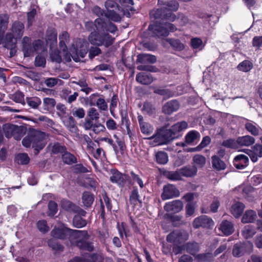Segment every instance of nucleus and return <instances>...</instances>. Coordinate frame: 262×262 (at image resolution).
I'll return each instance as SVG.
<instances>
[{
    "label": "nucleus",
    "mask_w": 262,
    "mask_h": 262,
    "mask_svg": "<svg viewBox=\"0 0 262 262\" xmlns=\"http://www.w3.org/2000/svg\"><path fill=\"white\" fill-rule=\"evenodd\" d=\"M165 6L152 10L150 15L156 20L149 25L148 31L150 36L153 37H166L169 32H174L177 30L176 26L169 21H173L176 19V15L173 11H177L179 7V4L176 0L167 2Z\"/></svg>",
    "instance_id": "nucleus-1"
},
{
    "label": "nucleus",
    "mask_w": 262,
    "mask_h": 262,
    "mask_svg": "<svg viewBox=\"0 0 262 262\" xmlns=\"http://www.w3.org/2000/svg\"><path fill=\"white\" fill-rule=\"evenodd\" d=\"M166 241L170 244L162 243V251L166 255L180 253V229L173 230L166 236Z\"/></svg>",
    "instance_id": "nucleus-2"
},
{
    "label": "nucleus",
    "mask_w": 262,
    "mask_h": 262,
    "mask_svg": "<svg viewBox=\"0 0 262 262\" xmlns=\"http://www.w3.org/2000/svg\"><path fill=\"white\" fill-rule=\"evenodd\" d=\"M164 210L168 212L164 217L168 222L172 224L173 227L180 226V216L176 214L180 211V200H176L166 203L164 206Z\"/></svg>",
    "instance_id": "nucleus-3"
},
{
    "label": "nucleus",
    "mask_w": 262,
    "mask_h": 262,
    "mask_svg": "<svg viewBox=\"0 0 262 262\" xmlns=\"http://www.w3.org/2000/svg\"><path fill=\"white\" fill-rule=\"evenodd\" d=\"M90 235L86 230H78L74 238L75 239L71 242L72 244L81 251L92 252L94 249L93 243L88 241Z\"/></svg>",
    "instance_id": "nucleus-4"
},
{
    "label": "nucleus",
    "mask_w": 262,
    "mask_h": 262,
    "mask_svg": "<svg viewBox=\"0 0 262 262\" xmlns=\"http://www.w3.org/2000/svg\"><path fill=\"white\" fill-rule=\"evenodd\" d=\"M171 131L167 130L165 127L158 129L155 134L150 137L146 138L150 140V144L153 146L167 144L172 141Z\"/></svg>",
    "instance_id": "nucleus-5"
},
{
    "label": "nucleus",
    "mask_w": 262,
    "mask_h": 262,
    "mask_svg": "<svg viewBox=\"0 0 262 262\" xmlns=\"http://www.w3.org/2000/svg\"><path fill=\"white\" fill-rule=\"evenodd\" d=\"M89 27L94 29L96 28L98 32L104 33L110 32L114 34L117 31V27L114 24L111 22L107 23L100 18L96 19L94 23L92 21L87 23L86 28L89 29Z\"/></svg>",
    "instance_id": "nucleus-6"
},
{
    "label": "nucleus",
    "mask_w": 262,
    "mask_h": 262,
    "mask_svg": "<svg viewBox=\"0 0 262 262\" xmlns=\"http://www.w3.org/2000/svg\"><path fill=\"white\" fill-rule=\"evenodd\" d=\"M78 230L72 229L68 227H55L51 231V235L56 239H67L70 238L72 242Z\"/></svg>",
    "instance_id": "nucleus-7"
},
{
    "label": "nucleus",
    "mask_w": 262,
    "mask_h": 262,
    "mask_svg": "<svg viewBox=\"0 0 262 262\" xmlns=\"http://www.w3.org/2000/svg\"><path fill=\"white\" fill-rule=\"evenodd\" d=\"M30 134L32 139V147L34 148L35 154H38L45 146L44 143L45 134L43 132L39 130H34L31 132Z\"/></svg>",
    "instance_id": "nucleus-8"
},
{
    "label": "nucleus",
    "mask_w": 262,
    "mask_h": 262,
    "mask_svg": "<svg viewBox=\"0 0 262 262\" xmlns=\"http://www.w3.org/2000/svg\"><path fill=\"white\" fill-rule=\"evenodd\" d=\"M188 237L189 234L187 232L181 230V241L188 239ZM199 250V244L195 242H188L184 245L181 244V253L183 251H185L194 256Z\"/></svg>",
    "instance_id": "nucleus-9"
},
{
    "label": "nucleus",
    "mask_w": 262,
    "mask_h": 262,
    "mask_svg": "<svg viewBox=\"0 0 262 262\" xmlns=\"http://www.w3.org/2000/svg\"><path fill=\"white\" fill-rule=\"evenodd\" d=\"M253 244L250 241L239 243L235 244L233 248V255L239 257L245 253H250L253 250Z\"/></svg>",
    "instance_id": "nucleus-10"
},
{
    "label": "nucleus",
    "mask_w": 262,
    "mask_h": 262,
    "mask_svg": "<svg viewBox=\"0 0 262 262\" xmlns=\"http://www.w3.org/2000/svg\"><path fill=\"white\" fill-rule=\"evenodd\" d=\"M110 173V181L112 183L117 184L119 188H123L125 186L129 177L127 174L121 172L116 168L111 169Z\"/></svg>",
    "instance_id": "nucleus-11"
},
{
    "label": "nucleus",
    "mask_w": 262,
    "mask_h": 262,
    "mask_svg": "<svg viewBox=\"0 0 262 262\" xmlns=\"http://www.w3.org/2000/svg\"><path fill=\"white\" fill-rule=\"evenodd\" d=\"M179 194L180 191L174 185L167 184L163 186L161 198L165 201L178 196Z\"/></svg>",
    "instance_id": "nucleus-12"
},
{
    "label": "nucleus",
    "mask_w": 262,
    "mask_h": 262,
    "mask_svg": "<svg viewBox=\"0 0 262 262\" xmlns=\"http://www.w3.org/2000/svg\"><path fill=\"white\" fill-rule=\"evenodd\" d=\"M192 225L195 229H198L201 227L209 228L213 225V221L207 215H202L194 219Z\"/></svg>",
    "instance_id": "nucleus-13"
},
{
    "label": "nucleus",
    "mask_w": 262,
    "mask_h": 262,
    "mask_svg": "<svg viewBox=\"0 0 262 262\" xmlns=\"http://www.w3.org/2000/svg\"><path fill=\"white\" fill-rule=\"evenodd\" d=\"M102 199H100L99 201L100 203V216L103 220L105 219V206L104 203H105L106 209L108 211H111L112 209V204L111 199L108 197L107 192L104 191L102 193Z\"/></svg>",
    "instance_id": "nucleus-14"
},
{
    "label": "nucleus",
    "mask_w": 262,
    "mask_h": 262,
    "mask_svg": "<svg viewBox=\"0 0 262 262\" xmlns=\"http://www.w3.org/2000/svg\"><path fill=\"white\" fill-rule=\"evenodd\" d=\"M61 206L63 209L70 213H77L82 216H85L86 212L69 200H63L61 202Z\"/></svg>",
    "instance_id": "nucleus-15"
},
{
    "label": "nucleus",
    "mask_w": 262,
    "mask_h": 262,
    "mask_svg": "<svg viewBox=\"0 0 262 262\" xmlns=\"http://www.w3.org/2000/svg\"><path fill=\"white\" fill-rule=\"evenodd\" d=\"M86 29L89 31H92L93 29L91 27H89V29L87 28ZM103 32H98L96 28H94V31L92 32L89 36V40L92 44L101 46L103 45Z\"/></svg>",
    "instance_id": "nucleus-16"
},
{
    "label": "nucleus",
    "mask_w": 262,
    "mask_h": 262,
    "mask_svg": "<svg viewBox=\"0 0 262 262\" xmlns=\"http://www.w3.org/2000/svg\"><path fill=\"white\" fill-rule=\"evenodd\" d=\"M252 149V150L247 149L246 153L253 162H256L257 161L258 157H262V145L256 144Z\"/></svg>",
    "instance_id": "nucleus-17"
},
{
    "label": "nucleus",
    "mask_w": 262,
    "mask_h": 262,
    "mask_svg": "<svg viewBox=\"0 0 262 262\" xmlns=\"http://www.w3.org/2000/svg\"><path fill=\"white\" fill-rule=\"evenodd\" d=\"M248 157L243 154L236 156L233 161L234 166L238 169H244L248 166Z\"/></svg>",
    "instance_id": "nucleus-18"
},
{
    "label": "nucleus",
    "mask_w": 262,
    "mask_h": 262,
    "mask_svg": "<svg viewBox=\"0 0 262 262\" xmlns=\"http://www.w3.org/2000/svg\"><path fill=\"white\" fill-rule=\"evenodd\" d=\"M30 40V38L27 36H25L23 39L22 51L25 57H30L35 53Z\"/></svg>",
    "instance_id": "nucleus-19"
},
{
    "label": "nucleus",
    "mask_w": 262,
    "mask_h": 262,
    "mask_svg": "<svg viewBox=\"0 0 262 262\" xmlns=\"http://www.w3.org/2000/svg\"><path fill=\"white\" fill-rule=\"evenodd\" d=\"M180 104L178 100H172L166 102L162 107L163 112L170 115L179 108Z\"/></svg>",
    "instance_id": "nucleus-20"
},
{
    "label": "nucleus",
    "mask_w": 262,
    "mask_h": 262,
    "mask_svg": "<svg viewBox=\"0 0 262 262\" xmlns=\"http://www.w3.org/2000/svg\"><path fill=\"white\" fill-rule=\"evenodd\" d=\"M156 61L157 57L154 55L141 53L137 56V63H155Z\"/></svg>",
    "instance_id": "nucleus-21"
},
{
    "label": "nucleus",
    "mask_w": 262,
    "mask_h": 262,
    "mask_svg": "<svg viewBox=\"0 0 262 262\" xmlns=\"http://www.w3.org/2000/svg\"><path fill=\"white\" fill-rule=\"evenodd\" d=\"M136 80L138 82L145 85L149 84L154 81L153 77L150 74L144 72L138 73L136 75Z\"/></svg>",
    "instance_id": "nucleus-22"
},
{
    "label": "nucleus",
    "mask_w": 262,
    "mask_h": 262,
    "mask_svg": "<svg viewBox=\"0 0 262 262\" xmlns=\"http://www.w3.org/2000/svg\"><path fill=\"white\" fill-rule=\"evenodd\" d=\"M219 229L225 235H229L234 231L233 224L227 220H224L220 224Z\"/></svg>",
    "instance_id": "nucleus-23"
},
{
    "label": "nucleus",
    "mask_w": 262,
    "mask_h": 262,
    "mask_svg": "<svg viewBox=\"0 0 262 262\" xmlns=\"http://www.w3.org/2000/svg\"><path fill=\"white\" fill-rule=\"evenodd\" d=\"M245 207V205L243 203L236 202L231 206V213L235 217L238 218L243 213Z\"/></svg>",
    "instance_id": "nucleus-24"
},
{
    "label": "nucleus",
    "mask_w": 262,
    "mask_h": 262,
    "mask_svg": "<svg viewBox=\"0 0 262 262\" xmlns=\"http://www.w3.org/2000/svg\"><path fill=\"white\" fill-rule=\"evenodd\" d=\"M20 129L18 126L11 124H6L4 125V131L5 137L10 138L15 135L16 133H18Z\"/></svg>",
    "instance_id": "nucleus-25"
},
{
    "label": "nucleus",
    "mask_w": 262,
    "mask_h": 262,
    "mask_svg": "<svg viewBox=\"0 0 262 262\" xmlns=\"http://www.w3.org/2000/svg\"><path fill=\"white\" fill-rule=\"evenodd\" d=\"M159 171L162 176L170 180L174 181L180 180V173H179L178 171H168L164 168L160 169Z\"/></svg>",
    "instance_id": "nucleus-26"
},
{
    "label": "nucleus",
    "mask_w": 262,
    "mask_h": 262,
    "mask_svg": "<svg viewBox=\"0 0 262 262\" xmlns=\"http://www.w3.org/2000/svg\"><path fill=\"white\" fill-rule=\"evenodd\" d=\"M48 246L55 252H61L64 250V246L61 244L57 239L55 238H50L47 242Z\"/></svg>",
    "instance_id": "nucleus-27"
},
{
    "label": "nucleus",
    "mask_w": 262,
    "mask_h": 262,
    "mask_svg": "<svg viewBox=\"0 0 262 262\" xmlns=\"http://www.w3.org/2000/svg\"><path fill=\"white\" fill-rule=\"evenodd\" d=\"M94 195L90 191H84L82 195V201L84 206L89 208L91 207L94 201Z\"/></svg>",
    "instance_id": "nucleus-28"
},
{
    "label": "nucleus",
    "mask_w": 262,
    "mask_h": 262,
    "mask_svg": "<svg viewBox=\"0 0 262 262\" xmlns=\"http://www.w3.org/2000/svg\"><path fill=\"white\" fill-rule=\"evenodd\" d=\"M197 171V168L194 165H188L181 168V176L192 177L196 174Z\"/></svg>",
    "instance_id": "nucleus-29"
},
{
    "label": "nucleus",
    "mask_w": 262,
    "mask_h": 262,
    "mask_svg": "<svg viewBox=\"0 0 262 262\" xmlns=\"http://www.w3.org/2000/svg\"><path fill=\"white\" fill-rule=\"evenodd\" d=\"M254 142V138L249 135L239 137L236 139L237 144L241 146H249L252 145Z\"/></svg>",
    "instance_id": "nucleus-30"
},
{
    "label": "nucleus",
    "mask_w": 262,
    "mask_h": 262,
    "mask_svg": "<svg viewBox=\"0 0 262 262\" xmlns=\"http://www.w3.org/2000/svg\"><path fill=\"white\" fill-rule=\"evenodd\" d=\"M200 134L196 130L189 132L185 136V141L187 144L192 143L200 139Z\"/></svg>",
    "instance_id": "nucleus-31"
},
{
    "label": "nucleus",
    "mask_w": 262,
    "mask_h": 262,
    "mask_svg": "<svg viewBox=\"0 0 262 262\" xmlns=\"http://www.w3.org/2000/svg\"><path fill=\"white\" fill-rule=\"evenodd\" d=\"M129 201L131 204L137 205L138 203H141L140 200V195L138 187L134 186L129 196Z\"/></svg>",
    "instance_id": "nucleus-32"
},
{
    "label": "nucleus",
    "mask_w": 262,
    "mask_h": 262,
    "mask_svg": "<svg viewBox=\"0 0 262 262\" xmlns=\"http://www.w3.org/2000/svg\"><path fill=\"white\" fill-rule=\"evenodd\" d=\"M256 216V213L254 210H247L242 217V222L243 223H252L255 220Z\"/></svg>",
    "instance_id": "nucleus-33"
},
{
    "label": "nucleus",
    "mask_w": 262,
    "mask_h": 262,
    "mask_svg": "<svg viewBox=\"0 0 262 262\" xmlns=\"http://www.w3.org/2000/svg\"><path fill=\"white\" fill-rule=\"evenodd\" d=\"M211 159L212 166L217 170H224L226 168L225 163L218 156H213Z\"/></svg>",
    "instance_id": "nucleus-34"
},
{
    "label": "nucleus",
    "mask_w": 262,
    "mask_h": 262,
    "mask_svg": "<svg viewBox=\"0 0 262 262\" xmlns=\"http://www.w3.org/2000/svg\"><path fill=\"white\" fill-rule=\"evenodd\" d=\"M26 101L32 108L37 109L41 103V99L38 97H27Z\"/></svg>",
    "instance_id": "nucleus-35"
},
{
    "label": "nucleus",
    "mask_w": 262,
    "mask_h": 262,
    "mask_svg": "<svg viewBox=\"0 0 262 262\" xmlns=\"http://www.w3.org/2000/svg\"><path fill=\"white\" fill-rule=\"evenodd\" d=\"M61 158L64 163L72 165L77 162V158L70 152L66 151L61 155Z\"/></svg>",
    "instance_id": "nucleus-36"
},
{
    "label": "nucleus",
    "mask_w": 262,
    "mask_h": 262,
    "mask_svg": "<svg viewBox=\"0 0 262 262\" xmlns=\"http://www.w3.org/2000/svg\"><path fill=\"white\" fill-rule=\"evenodd\" d=\"M87 224L86 220L81 217V215L79 214L75 215L73 219V225L74 227L77 228H81L85 227Z\"/></svg>",
    "instance_id": "nucleus-37"
},
{
    "label": "nucleus",
    "mask_w": 262,
    "mask_h": 262,
    "mask_svg": "<svg viewBox=\"0 0 262 262\" xmlns=\"http://www.w3.org/2000/svg\"><path fill=\"white\" fill-rule=\"evenodd\" d=\"M155 158L157 163L159 164L164 165L168 161L167 154L163 151H158L155 155Z\"/></svg>",
    "instance_id": "nucleus-38"
},
{
    "label": "nucleus",
    "mask_w": 262,
    "mask_h": 262,
    "mask_svg": "<svg viewBox=\"0 0 262 262\" xmlns=\"http://www.w3.org/2000/svg\"><path fill=\"white\" fill-rule=\"evenodd\" d=\"M24 25L21 22L15 21L13 24L12 27V31L18 37H20L23 35L24 32Z\"/></svg>",
    "instance_id": "nucleus-39"
},
{
    "label": "nucleus",
    "mask_w": 262,
    "mask_h": 262,
    "mask_svg": "<svg viewBox=\"0 0 262 262\" xmlns=\"http://www.w3.org/2000/svg\"><path fill=\"white\" fill-rule=\"evenodd\" d=\"M255 233V228L252 225L245 226L242 231L243 236L247 239L252 237Z\"/></svg>",
    "instance_id": "nucleus-40"
},
{
    "label": "nucleus",
    "mask_w": 262,
    "mask_h": 262,
    "mask_svg": "<svg viewBox=\"0 0 262 262\" xmlns=\"http://www.w3.org/2000/svg\"><path fill=\"white\" fill-rule=\"evenodd\" d=\"M84 258V262H103V257L99 254L94 253L89 254Z\"/></svg>",
    "instance_id": "nucleus-41"
},
{
    "label": "nucleus",
    "mask_w": 262,
    "mask_h": 262,
    "mask_svg": "<svg viewBox=\"0 0 262 262\" xmlns=\"http://www.w3.org/2000/svg\"><path fill=\"white\" fill-rule=\"evenodd\" d=\"M246 129L254 136H257L259 133V127L257 124L253 122H249L245 124Z\"/></svg>",
    "instance_id": "nucleus-42"
},
{
    "label": "nucleus",
    "mask_w": 262,
    "mask_h": 262,
    "mask_svg": "<svg viewBox=\"0 0 262 262\" xmlns=\"http://www.w3.org/2000/svg\"><path fill=\"white\" fill-rule=\"evenodd\" d=\"M252 68L253 63L248 60H244L237 66L238 70L244 72L250 71Z\"/></svg>",
    "instance_id": "nucleus-43"
},
{
    "label": "nucleus",
    "mask_w": 262,
    "mask_h": 262,
    "mask_svg": "<svg viewBox=\"0 0 262 262\" xmlns=\"http://www.w3.org/2000/svg\"><path fill=\"white\" fill-rule=\"evenodd\" d=\"M214 257L211 253H205L197 254L195 257L199 261L211 262L213 260Z\"/></svg>",
    "instance_id": "nucleus-44"
},
{
    "label": "nucleus",
    "mask_w": 262,
    "mask_h": 262,
    "mask_svg": "<svg viewBox=\"0 0 262 262\" xmlns=\"http://www.w3.org/2000/svg\"><path fill=\"white\" fill-rule=\"evenodd\" d=\"M120 3L124 9V11H127L129 15V11H134L135 9L132 7L134 3L133 0H119Z\"/></svg>",
    "instance_id": "nucleus-45"
},
{
    "label": "nucleus",
    "mask_w": 262,
    "mask_h": 262,
    "mask_svg": "<svg viewBox=\"0 0 262 262\" xmlns=\"http://www.w3.org/2000/svg\"><path fill=\"white\" fill-rule=\"evenodd\" d=\"M205 45L203 43L202 40L200 38L195 37L191 39V46L193 49H196L199 51L202 50L204 48Z\"/></svg>",
    "instance_id": "nucleus-46"
},
{
    "label": "nucleus",
    "mask_w": 262,
    "mask_h": 262,
    "mask_svg": "<svg viewBox=\"0 0 262 262\" xmlns=\"http://www.w3.org/2000/svg\"><path fill=\"white\" fill-rule=\"evenodd\" d=\"M100 95L98 93L91 94L89 97L83 98L84 102L86 104L90 106H95L97 104V101Z\"/></svg>",
    "instance_id": "nucleus-47"
},
{
    "label": "nucleus",
    "mask_w": 262,
    "mask_h": 262,
    "mask_svg": "<svg viewBox=\"0 0 262 262\" xmlns=\"http://www.w3.org/2000/svg\"><path fill=\"white\" fill-rule=\"evenodd\" d=\"M58 211L57 204L54 201H50L48 203V215L53 217Z\"/></svg>",
    "instance_id": "nucleus-48"
},
{
    "label": "nucleus",
    "mask_w": 262,
    "mask_h": 262,
    "mask_svg": "<svg viewBox=\"0 0 262 262\" xmlns=\"http://www.w3.org/2000/svg\"><path fill=\"white\" fill-rule=\"evenodd\" d=\"M154 93L163 96L164 99H168L172 96L171 91L168 89L155 88L154 90Z\"/></svg>",
    "instance_id": "nucleus-49"
},
{
    "label": "nucleus",
    "mask_w": 262,
    "mask_h": 262,
    "mask_svg": "<svg viewBox=\"0 0 262 262\" xmlns=\"http://www.w3.org/2000/svg\"><path fill=\"white\" fill-rule=\"evenodd\" d=\"M30 158L26 153L19 154L15 157V160L18 163L21 165L28 164L30 162Z\"/></svg>",
    "instance_id": "nucleus-50"
},
{
    "label": "nucleus",
    "mask_w": 262,
    "mask_h": 262,
    "mask_svg": "<svg viewBox=\"0 0 262 262\" xmlns=\"http://www.w3.org/2000/svg\"><path fill=\"white\" fill-rule=\"evenodd\" d=\"M171 131L172 139L178 138L180 136V122H178L172 125L170 129H167Z\"/></svg>",
    "instance_id": "nucleus-51"
},
{
    "label": "nucleus",
    "mask_w": 262,
    "mask_h": 262,
    "mask_svg": "<svg viewBox=\"0 0 262 262\" xmlns=\"http://www.w3.org/2000/svg\"><path fill=\"white\" fill-rule=\"evenodd\" d=\"M36 226L39 231L43 233L47 232L49 230L47 222L44 220L38 221L36 223Z\"/></svg>",
    "instance_id": "nucleus-52"
},
{
    "label": "nucleus",
    "mask_w": 262,
    "mask_h": 262,
    "mask_svg": "<svg viewBox=\"0 0 262 262\" xmlns=\"http://www.w3.org/2000/svg\"><path fill=\"white\" fill-rule=\"evenodd\" d=\"M193 161L198 167H202L206 163V158L203 156L197 154L193 157Z\"/></svg>",
    "instance_id": "nucleus-53"
},
{
    "label": "nucleus",
    "mask_w": 262,
    "mask_h": 262,
    "mask_svg": "<svg viewBox=\"0 0 262 262\" xmlns=\"http://www.w3.org/2000/svg\"><path fill=\"white\" fill-rule=\"evenodd\" d=\"M101 49L98 47H91L89 50V57L90 59L93 60L96 56L101 53Z\"/></svg>",
    "instance_id": "nucleus-54"
},
{
    "label": "nucleus",
    "mask_w": 262,
    "mask_h": 262,
    "mask_svg": "<svg viewBox=\"0 0 262 262\" xmlns=\"http://www.w3.org/2000/svg\"><path fill=\"white\" fill-rule=\"evenodd\" d=\"M75 51L81 58H84L89 52L88 46L86 44H82L79 48L75 49Z\"/></svg>",
    "instance_id": "nucleus-55"
},
{
    "label": "nucleus",
    "mask_w": 262,
    "mask_h": 262,
    "mask_svg": "<svg viewBox=\"0 0 262 262\" xmlns=\"http://www.w3.org/2000/svg\"><path fill=\"white\" fill-rule=\"evenodd\" d=\"M142 133L146 135H150L153 132V127L148 123H145L140 127Z\"/></svg>",
    "instance_id": "nucleus-56"
},
{
    "label": "nucleus",
    "mask_w": 262,
    "mask_h": 262,
    "mask_svg": "<svg viewBox=\"0 0 262 262\" xmlns=\"http://www.w3.org/2000/svg\"><path fill=\"white\" fill-rule=\"evenodd\" d=\"M76 84L81 87L80 91L84 92L86 95L89 94L93 90L91 88L88 86L85 80H79L76 82Z\"/></svg>",
    "instance_id": "nucleus-57"
},
{
    "label": "nucleus",
    "mask_w": 262,
    "mask_h": 262,
    "mask_svg": "<svg viewBox=\"0 0 262 262\" xmlns=\"http://www.w3.org/2000/svg\"><path fill=\"white\" fill-rule=\"evenodd\" d=\"M68 127L71 132L75 133L78 131L75 120L73 117L70 116L68 118Z\"/></svg>",
    "instance_id": "nucleus-58"
},
{
    "label": "nucleus",
    "mask_w": 262,
    "mask_h": 262,
    "mask_svg": "<svg viewBox=\"0 0 262 262\" xmlns=\"http://www.w3.org/2000/svg\"><path fill=\"white\" fill-rule=\"evenodd\" d=\"M44 106L48 110L54 107L56 105V101L54 98H45L43 100Z\"/></svg>",
    "instance_id": "nucleus-59"
},
{
    "label": "nucleus",
    "mask_w": 262,
    "mask_h": 262,
    "mask_svg": "<svg viewBox=\"0 0 262 262\" xmlns=\"http://www.w3.org/2000/svg\"><path fill=\"white\" fill-rule=\"evenodd\" d=\"M138 70L147 71L151 72H157L158 69L156 67L151 65H140L137 68Z\"/></svg>",
    "instance_id": "nucleus-60"
},
{
    "label": "nucleus",
    "mask_w": 262,
    "mask_h": 262,
    "mask_svg": "<svg viewBox=\"0 0 262 262\" xmlns=\"http://www.w3.org/2000/svg\"><path fill=\"white\" fill-rule=\"evenodd\" d=\"M119 101L118 96L117 94H114L111 98V104L110 105V112L113 115L115 108L117 107Z\"/></svg>",
    "instance_id": "nucleus-61"
},
{
    "label": "nucleus",
    "mask_w": 262,
    "mask_h": 262,
    "mask_svg": "<svg viewBox=\"0 0 262 262\" xmlns=\"http://www.w3.org/2000/svg\"><path fill=\"white\" fill-rule=\"evenodd\" d=\"M103 39L104 40L103 45L107 48L112 46L114 41V38H113L112 36L109 35L108 33H104Z\"/></svg>",
    "instance_id": "nucleus-62"
},
{
    "label": "nucleus",
    "mask_w": 262,
    "mask_h": 262,
    "mask_svg": "<svg viewBox=\"0 0 262 262\" xmlns=\"http://www.w3.org/2000/svg\"><path fill=\"white\" fill-rule=\"evenodd\" d=\"M67 147L64 145L59 144H55L52 148L53 152L54 154H61V155L67 151Z\"/></svg>",
    "instance_id": "nucleus-63"
},
{
    "label": "nucleus",
    "mask_w": 262,
    "mask_h": 262,
    "mask_svg": "<svg viewBox=\"0 0 262 262\" xmlns=\"http://www.w3.org/2000/svg\"><path fill=\"white\" fill-rule=\"evenodd\" d=\"M100 111H106L107 110L108 106L103 98H98L96 105Z\"/></svg>",
    "instance_id": "nucleus-64"
}]
</instances>
